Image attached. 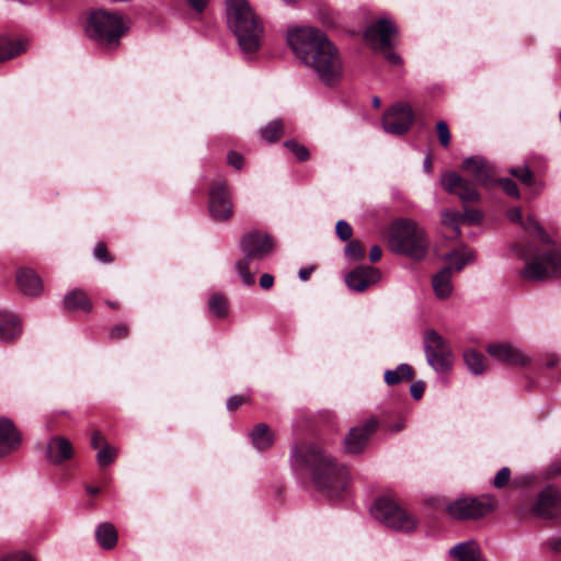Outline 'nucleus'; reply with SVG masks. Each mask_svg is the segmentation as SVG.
Returning <instances> with one entry per match:
<instances>
[{"label": "nucleus", "instance_id": "nucleus-1", "mask_svg": "<svg viewBox=\"0 0 561 561\" xmlns=\"http://www.w3.org/2000/svg\"><path fill=\"white\" fill-rule=\"evenodd\" d=\"M287 42L323 85L333 88L342 82L344 64L341 54L323 32L298 27L288 32Z\"/></svg>", "mask_w": 561, "mask_h": 561}, {"label": "nucleus", "instance_id": "nucleus-2", "mask_svg": "<svg viewBox=\"0 0 561 561\" xmlns=\"http://www.w3.org/2000/svg\"><path fill=\"white\" fill-rule=\"evenodd\" d=\"M290 462L296 470H308L317 488L330 497H340L350 484V473L344 466H337L318 445L295 444Z\"/></svg>", "mask_w": 561, "mask_h": 561}, {"label": "nucleus", "instance_id": "nucleus-3", "mask_svg": "<svg viewBox=\"0 0 561 561\" xmlns=\"http://www.w3.org/2000/svg\"><path fill=\"white\" fill-rule=\"evenodd\" d=\"M227 23L244 54L254 53L261 45L263 26L248 0H226Z\"/></svg>", "mask_w": 561, "mask_h": 561}, {"label": "nucleus", "instance_id": "nucleus-4", "mask_svg": "<svg viewBox=\"0 0 561 561\" xmlns=\"http://www.w3.org/2000/svg\"><path fill=\"white\" fill-rule=\"evenodd\" d=\"M388 243L391 251L417 261L424 259L428 250L424 229L409 219H399L391 225Z\"/></svg>", "mask_w": 561, "mask_h": 561}, {"label": "nucleus", "instance_id": "nucleus-5", "mask_svg": "<svg viewBox=\"0 0 561 561\" xmlns=\"http://www.w3.org/2000/svg\"><path fill=\"white\" fill-rule=\"evenodd\" d=\"M274 248L272 238L261 231L254 230L245 233L240 240L243 257L236 262V270L245 286L254 284V273L251 266L254 262L268 256Z\"/></svg>", "mask_w": 561, "mask_h": 561}, {"label": "nucleus", "instance_id": "nucleus-6", "mask_svg": "<svg viewBox=\"0 0 561 561\" xmlns=\"http://www.w3.org/2000/svg\"><path fill=\"white\" fill-rule=\"evenodd\" d=\"M127 30L123 15L98 10L91 13L87 33L102 45L117 44Z\"/></svg>", "mask_w": 561, "mask_h": 561}, {"label": "nucleus", "instance_id": "nucleus-7", "mask_svg": "<svg viewBox=\"0 0 561 561\" xmlns=\"http://www.w3.org/2000/svg\"><path fill=\"white\" fill-rule=\"evenodd\" d=\"M373 517L390 529L409 533L415 529V518L387 497L376 500L370 508Z\"/></svg>", "mask_w": 561, "mask_h": 561}, {"label": "nucleus", "instance_id": "nucleus-8", "mask_svg": "<svg viewBox=\"0 0 561 561\" xmlns=\"http://www.w3.org/2000/svg\"><path fill=\"white\" fill-rule=\"evenodd\" d=\"M397 32L392 21L381 18L366 28L364 41L375 51L382 53L389 62L397 65L400 62V57L392 51L393 38Z\"/></svg>", "mask_w": 561, "mask_h": 561}, {"label": "nucleus", "instance_id": "nucleus-9", "mask_svg": "<svg viewBox=\"0 0 561 561\" xmlns=\"http://www.w3.org/2000/svg\"><path fill=\"white\" fill-rule=\"evenodd\" d=\"M424 353L427 364L437 373L449 371L454 364V354L448 342L434 329L423 333Z\"/></svg>", "mask_w": 561, "mask_h": 561}, {"label": "nucleus", "instance_id": "nucleus-10", "mask_svg": "<svg viewBox=\"0 0 561 561\" xmlns=\"http://www.w3.org/2000/svg\"><path fill=\"white\" fill-rule=\"evenodd\" d=\"M559 275H561V254L554 250L535 254L526 262L522 272V276L529 280H542Z\"/></svg>", "mask_w": 561, "mask_h": 561}, {"label": "nucleus", "instance_id": "nucleus-11", "mask_svg": "<svg viewBox=\"0 0 561 561\" xmlns=\"http://www.w3.org/2000/svg\"><path fill=\"white\" fill-rule=\"evenodd\" d=\"M495 505L496 501L491 496L462 497L448 504L447 512L455 519H474L492 512Z\"/></svg>", "mask_w": 561, "mask_h": 561}, {"label": "nucleus", "instance_id": "nucleus-12", "mask_svg": "<svg viewBox=\"0 0 561 561\" xmlns=\"http://www.w3.org/2000/svg\"><path fill=\"white\" fill-rule=\"evenodd\" d=\"M414 121L412 107L407 103H397L387 110L382 117V128L392 135H404Z\"/></svg>", "mask_w": 561, "mask_h": 561}, {"label": "nucleus", "instance_id": "nucleus-13", "mask_svg": "<svg viewBox=\"0 0 561 561\" xmlns=\"http://www.w3.org/2000/svg\"><path fill=\"white\" fill-rule=\"evenodd\" d=\"M208 207L211 218L216 221H224L231 217L232 204L225 181H220L211 186Z\"/></svg>", "mask_w": 561, "mask_h": 561}, {"label": "nucleus", "instance_id": "nucleus-14", "mask_svg": "<svg viewBox=\"0 0 561 561\" xmlns=\"http://www.w3.org/2000/svg\"><path fill=\"white\" fill-rule=\"evenodd\" d=\"M488 354L496 362L511 366H526L530 358L517 346L507 342L491 343L486 347Z\"/></svg>", "mask_w": 561, "mask_h": 561}, {"label": "nucleus", "instance_id": "nucleus-15", "mask_svg": "<svg viewBox=\"0 0 561 561\" xmlns=\"http://www.w3.org/2000/svg\"><path fill=\"white\" fill-rule=\"evenodd\" d=\"M440 183L445 191L458 195L463 203L477 202L480 199L476 185L470 181L462 179L456 172H447L444 174Z\"/></svg>", "mask_w": 561, "mask_h": 561}, {"label": "nucleus", "instance_id": "nucleus-16", "mask_svg": "<svg viewBox=\"0 0 561 561\" xmlns=\"http://www.w3.org/2000/svg\"><path fill=\"white\" fill-rule=\"evenodd\" d=\"M381 278L378 268L371 266H358L345 276L347 287L355 291H364Z\"/></svg>", "mask_w": 561, "mask_h": 561}, {"label": "nucleus", "instance_id": "nucleus-17", "mask_svg": "<svg viewBox=\"0 0 561 561\" xmlns=\"http://www.w3.org/2000/svg\"><path fill=\"white\" fill-rule=\"evenodd\" d=\"M462 169L472 175L480 185L489 187L495 183L492 165L481 157H469L465 159Z\"/></svg>", "mask_w": 561, "mask_h": 561}, {"label": "nucleus", "instance_id": "nucleus-18", "mask_svg": "<svg viewBox=\"0 0 561 561\" xmlns=\"http://www.w3.org/2000/svg\"><path fill=\"white\" fill-rule=\"evenodd\" d=\"M561 510L560 492L553 486L545 488L538 495L534 512L543 518L554 517Z\"/></svg>", "mask_w": 561, "mask_h": 561}, {"label": "nucleus", "instance_id": "nucleus-19", "mask_svg": "<svg viewBox=\"0 0 561 561\" xmlns=\"http://www.w3.org/2000/svg\"><path fill=\"white\" fill-rule=\"evenodd\" d=\"M376 427L377 421L375 419L367 421L363 425L353 427L345 438V450L350 454L360 453Z\"/></svg>", "mask_w": 561, "mask_h": 561}, {"label": "nucleus", "instance_id": "nucleus-20", "mask_svg": "<svg viewBox=\"0 0 561 561\" xmlns=\"http://www.w3.org/2000/svg\"><path fill=\"white\" fill-rule=\"evenodd\" d=\"M22 334V319L19 314L0 309V342L12 343Z\"/></svg>", "mask_w": 561, "mask_h": 561}, {"label": "nucleus", "instance_id": "nucleus-21", "mask_svg": "<svg viewBox=\"0 0 561 561\" xmlns=\"http://www.w3.org/2000/svg\"><path fill=\"white\" fill-rule=\"evenodd\" d=\"M46 456L47 459L54 465L62 463L72 458V445L67 438L62 436L51 437L46 446Z\"/></svg>", "mask_w": 561, "mask_h": 561}, {"label": "nucleus", "instance_id": "nucleus-22", "mask_svg": "<svg viewBox=\"0 0 561 561\" xmlns=\"http://www.w3.org/2000/svg\"><path fill=\"white\" fill-rule=\"evenodd\" d=\"M21 444V435L8 419L0 420V458L15 451Z\"/></svg>", "mask_w": 561, "mask_h": 561}, {"label": "nucleus", "instance_id": "nucleus-23", "mask_svg": "<svg viewBox=\"0 0 561 561\" xmlns=\"http://www.w3.org/2000/svg\"><path fill=\"white\" fill-rule=\"evenodd\" d=\"M16 284L25 296H38L43 291L41 277L31 268H20L16 273Z\"/></svg>", "mask_w": 561, "mask_h": 561}, {"label": "nucleus", "instance_id": "nucleus-24", "mask_svg": "<svg viewBox=\"0 0 561 561\" xmlns=\"http://www.w3.org/2000/svg\"><path fill=\"white\" fill-rule=\"evenodd\" d=\"M453 275V267L445 266L432 276V287L436 298L445 300L451 296L454 290Z\"/></svg>", "mask_w": 561, "mask_h": 561}, {"label": "nucleus", "instance_id": "nucleus-25", "mask_svg": "<svg viewBox=\"0 0 561 561\" xmlns=\"http://www.w3.org/2000/svg\"><path fill=\"white\" fill-rule=\"evenodd\" d=\"M443 260L447 262L446 266L453 267L454 274L474 261V252L470 248L461 245L444 254Z\"/></svg>", "mask_w": 561, "mask_h": 561}, {"label": "nucleus", "instance_id": "nucleus-26", "mask_svg": "<svg viewBox=\"0 0 561 561\" xmlns=\"http://www.w3.org/2000/svg\"><path fill=\"white\" fill-rule=\"evenodd\" d=\"M449 553L456 561H479L480 548L476 541L460 542L454 546Z\"/></svg>", "mask_w": 561, "mask_h": 561}, {"label": "nucleus", "instance_id": "nucleus-27", "mask_svg": "<svg viewBox=\"0 0 561 561\" xmlns=\"http://www.w3.org/2000/svg\"><path fill=\"white\" fill-rule=\"evenodd\" d=\"M250 438L257 450H265L274 443V434L265 423L256 424L250 433Z\"/></svg>", "mask_w": 561, "mask_h": 561}, {"label": "nucleus", "instance_id": "nucleus-28", "mask_svg": "<svg viewBox=\"0 0 561 561\" xmlns=\"http://www.w3.org/2000/svg\"><path fill=\"white\" fill-rule=\"evenodd\" d=\"M64 306L68 310L89 311L91 309V302L88 296L80 289L68 293L64 298Z\"/></svg>", "mask_w": 561, "mask_h": 561}, {"label": "nucleus", "instance_id": "nucleus-29", "mask_svg": "<svg viewBox=\"0 0 561 561\" xmlns=\"http://www.w3.org/2000/svg\"><path fill=\"white\" fill-rule=\"evenodd\" d=\"M95 537L103 549H112L117 542V533L110 523H103L98 526Z\"/></svg>", "mask_w": 561, "mask_h": 561}, {"label": "nucleus", "instance_id": "nucleus-30", "mask_svg": "<svg viewBox=\"0 0 561 561\" xmlns=\"http://www.w3.org/2000/svg\"><path fill=\"white\" fill-rule=\"evenodd\" d=\"M463 360L467 368L473 375H481L486 370L488 364L483 354L469 350L463 353Z\"/></svg>", "mask_w": 561, "mask_h": 561}, {"label": "nucleus", "instance_id": "nucleus-31", "mask_svg": "<svg viewBox=\"0 0 561 561\" xmlns=\"http://www.w3.org/2000/svg\"><path fill=\"white\" fill-rule=\"evenodd\" d=\"M413 369L408 364H400L393 370H387L385 373V381L389 386H394L400 383L401 381H408L413 378Z\"/></svg>", "mask_w": 561, "mask_h": 561}, {"label": "nucleus", "instance_id": "nucleus-32", "mask_svg": "<svg viewBox=\"0 0 561 561\" xmlns=\"http://www.w3.org/2000/svg\"><path fill=\"white\" fill-rule=\"evenodd\" d=\"M24 46L20 41H13L7 37L0 38V62L19 56L24 51Z\"/></svg>", "mask_w": 561, "mask_h": 561}, {"label": "nucleus", "instance_id": "nucleus-33", "mask_svg": "<svg viewBox=\"0 0 561 561\" xmlns=\"http://www.w3.org/2000/svg\"><path fill=\"white\" fill-rule=\"evenodd\" d=\"M284 133V126L282 121L275 119L270 122L265 127H263L260 131L261 137L267 142H274L279 139V137Z\"/></svg>", "mask_w": 561, "mask_h": 561}, {"label": "nucleus", "instance_id": "nucleus-34", "mask_svg": "<svg viewBox=\"0 0 561 561\" xmlns=\"http://www.w3.org/2000/svg\"><path fill=\"white\" fill-rule=\"evenodd\" d=\"M117 456V449L107 443H104L102 448L96 454V461L99 466L105 467L111 465Z\"/></svg>", "mask_w": 561, "mask_h": 561}, {"label": "nucleus", "instance_id": "nucleus-35", "mask_svg": "<svg viewBox=\"0 0 561 561\" xmlns=\"http://www.w3.org/2000/svg\"><path fill=\"white\" fill-rule=\"evenodd\" d=\"M522 226L525 230L538 237L542 243H550L549 236L545 232L543 228L536 219L529 217L523 222Z\"/></svg>", "mask_w": 561, "mask_h": 561}, {"label": "nucleus", "instance_id": "nucleus-36", "mask_svg": "<svg viewBox=\"0 0 561 561\" xmlns=\"http://www.w3.org/2000/svg\"><path fill=\"white\" fill-rule=\"evenodd\" d=\"M209 309L218 317H225L227 313V301L224 296L214 294L209 299Z\"/></svg>", "mask_w": 561, "mask_h": 561}, {"label": "nucleus", "instance_id": "nucleus-37", "mask_svg": "<svg viewBox=\"0 0 561 561\" xmlns=\"http://www.w3.org/2000/svg\"><path fill=\"white\" fill-rule=\"evenodd\" d=\"M510 173L526 185H531L534 182L533 173L526 165L511 168Z\"/></svg>", "mask_w": 561, "mask_h": 561}, {"label": "nucleus", "instance_id": "nucleus-38", "mask_svg": "<svg viewBox=\"0 0 561 561\" xmlns=\"http://www.w3.org/2000/svg\"><path fill=\"white\" fill-rule=\"evenodd\" d=\"M284 146L291 151L299 161H306L309 159L308 149L295 140H287Z\"/></svg>", "mask_w": 561, "mask_h": 561}, {"label": "nucleus", "instance_id": "nucleus-39", "mask_svg": "<svg viewBox=\"0 0 561 561\" xmlns=\"http://www.w3.org/2000/svg\"><path fill=\"white\" fill-rule=\"evenodd\" d=\"M436 130L440 145L445 148L448 147L450 144L451 135L447 123L445 121L437 122Z\"/></svg>", "mask_w": 561, "mask_h": 561}, {"label": "nucleus", "instance_id": "nucleus-40", "mask_svg": "<svg viewBox=\"0 0 561 561\" xmlns=\"http://www.w3.org/2000/svg\"><path fill=\"white\" fill-rule=\"evenodd\" d=\"M345 254L357 260L365 255V250L358 241L353 240L345 247Z\"/></svg>", "mask_w": 561, "mask_h": 561}, {"label": "nucleus", "instance_id": "nucleus-41", "mask_svg": "<svg viewBox=\"0 0 561 561\" xmlns=\"http://www.w3.org/2000/svg\"><path fill=\"white\" fill-rule=\"evenodd\" d=\"M335 232L341 240L347 241L353 234V229L347 221L339 220L335 226Z\"/></svg>", "mask_w": 561, "mask_h": 561}, {"label": "nucleus", "instance_id": "nucleus-42", "mask_svg": "<svg viewBox=\"0 0 561 561\" xmlns=\"http://www.w3.org/2000/svg\"><path fill=\"white\" fill-rule=\"evenodd\" d=\"M458 220H459V215L455 211H449V210H446L443 213V222L447 226H449L455 234H459L460 231H459V228H458Z\"/></svg>", "mask_w": 561, "mask_h": 561}, {"label": "nucleus", "instance_id": "nucleus-43", "mask_svg": "<svg viewBox=\"0 0 561 561\" xmlns=\"http://www.w3.org/2000/svg\"><path fill=\"white\" fill-rule=\"evenodd\" d=\"M499 184L502 186L503 191L507 195L516 197V198L519 197V191L517 188L516 183L513 180H511L508 178L500 179Z\"/></svg>", "mask_w": 561, "mask_h": 561}, {"label": "nucleus", "instance_id": "nucleus-44", "mask_svg": "<svg viewBox=\"0 0 561 561\" xmlns=\"http://www.w3.org/2000/svg\"><path fill=\"white\" fill-rule=\"evenodd\" d=\"M511 478V471L507 467H503L495 476L493 484L495 488H503L506 485Z\"/></svg>", "mask_w": 561, "mask_h": 561}, {"label": "nucleus", "instance_id": "nucleus-45", "mask_svg": "<svg viewBox=\"0 0 561 561\" xmlns=\"http://www.w3.org/2000/svg\"><path fill=\"white\" fill-rule=\"evenodd\" d=\"M94 256L103 263L112 262L113 259L108 255L106 245L104 243H98L94 248Z\"/></svg>", "mask_w": 561, "mask_h": 561}, {"label": "nucleus", "instance_id": "nucleus-46", "mask_svg": "<svg viewBox=\"0 0 561 561\" xmlns=\"http://www.w3.org/2000/svg\"><path fill=\"white\" fill-rule=\"evenodd\" d=\"M227 161L229 165L237 170H240L243 167V157L236 151H230L228 153Z\"/></svg>", "mask_w": 561, "mask_h": 561}, {"label": "nucleus", "instance_id": "nucleus-47", "mask_svg": "<svg viewBox=\"0 0 561 561\" xmlns=\"http://www.w3.org/2000/svg\"><path fill=\"white\" fill-rule=\"evenodd\" d=\"M128 327L126 324H116L112 328V331H111V337L113 340H118V339H123L125 336H127L128 334Z\"/></svg>", "mask_w": 561, "mask_h": 561}, {"label": "nucleus", "instance_id": "nucleus-48", "mask_svg": "<svg viewBox=\"0 0 561 561\" xmlns=\"http://www.w3.org/2000/svg\"><path fill=\"white\" fill-rule=\"evenodd\" d=\"M0 561H33V559L27 553L14 552L2 557Z\"/></svg>", "mask_w": 561, "mask_h": 561}, {"label": "nucleus", "instance_id": "nucleus-49", "mask_svg": "<svg viewBox=\"0 0 561 561\" xmlns=\"http://www.w3.org/2000/svg\"><path fill=\"white\" fill-rule=\"evenodd\" d=\"M424 382L423 381H416L411 385L410 392L413 399L420 400L424 392Z\"/></svg>", "mask_w": 561, "mask_h": 561}, {"label": "nucleus", "instance_id": "nucleus-50", "mask_svg": "<svg viewBox=\"0 0 561 561\" xmlns=\"http://www.w3.org/2000/svg\"><path fill=\"white\" fill-rule=\"evenodd\" d=\"M510 220L523 225L522 209L516 207L507 211Z\"/></svg>", "mask_w": 561, "mask_h": 561}, {"label": "nucleus", "instance_id": "nucleus-51", "mask_svg": "<svg viewBox=\"0 0 561 561\" xmlns=\"http://www.w3.org/2000/svg\"><path fill=\"white\" fill-rule=\"evenodd\" d=\"M243 402V398L240 397V396H231L228 400H227V409L230 410V411H233L236 409H238Z\"/></svg>", "mask_w": 561, "mask_h": 561}, {"label": "nucleus", "instance_id": "nucleus-52", "mask_svg": "<svg viewBox=\"0 0 561 561\" xmlns=\"http://www.w3.org/2000/svg\"><path fill=\"white\" fill-rule=\"evenodd\" d=\"M465 219L470 224H478L481 220V214L477 210H466Z\"/></svg>", "mask_w": 561, "mask_h": 561}, {"label": "nucleus", "instance_id": "nucleus-53", "mask_svg": "<svg viewBox=\"0 0 561 561\" xmlns=\"http://www.w3.org/2000/svg\"><path fill=\"white\" fill-rule=\"evenodd\" d=\"M274 284V277L271 274H263L260 277V286L263 289H270Z\"/></svg>", "mask_w": 561, "mask_h": 561}, {"label": "nucleus", "instance_id": "nucleus-54", "mask_svg": "<svg viewBox=\"0 0 561 561\" xmlns=\"http://www.w3.org/2000/svg\"><path fill=\"white\" fill-rule=\"evenodd\" d=\"M104 443H106V442L104 440V437L102 436V434L99 431L93 432L92 437H91V446L93 448H98L101 444L104 445Z\"/></svg>", "mask_w": 561, "mask_h": 561}, {"label": "nucleus", "instance_id": "nucleus-55", "mask_svg": "<svg viewBox=\"0 0 561 561\" xmlns=\"http://www.w3.org/2000/svg\"><path fill=\"white\" fill-rule=\"evenodd\" d=\"M547 545L551 551L561 552V537L550 539Z\"/></svg>", "mask_w": 561, "mask_h": 561}, {"label": "nucleus", "instance_id": "nucleus-56", "mask_svg": "<svg viewBox=\"0 0 561 561\" xmlns=\"http://www.w3.org/2000/svg\"><path fill=\"white\" fill-rule=\"evenodd\" d=\"M381 255H382V251H381L380 247H378V245L371 247L370 252H369V260L371 262L379 261L381 259Z\"/></svg>", "mask_w": 561, "mask_h": 561}, {"label": "nucleus", "instance_id": "nucleus-57", "mask_svg": "<svg viewBox=\"0 0 561 561\" xmlns=\"http://www.w3.org/2000/svg\"><path fill=\"white\" fill-rule=\"evenodd\" d=\"M193 9L197 12H202L207 5L209 0H187Z\"/></svg>", "mask_w": 561, "mask_h": 561}, {"label": "nucleus", "instance_id": "nucleus-58", "mask_svg": "<svg viewBox=\"0 0 561 561\" xmlns=\"http://www.w3.org/2000/svg\"><path fill=\"white\" fill-rule=\"evenodd\" d=\"M550 472L552 474H561V458L551 463Z\"/></svg>", "mask_w": 561, "mask_h": 561}, {"label": "nucleus", "instance_id": "nucleus-59", "mask_svg": "<svg viewBox=\"0 0 561 561\" xmlns=\"http://www.w3.org/2000/svg\"><path fill=\"white\" fill-rule=\"evenodd\" d=\"M432 168H433V164H432V159L430 156H427L424 161H423V169L425 172L427 173H431L432 172Z\"/></svg>", "mask_w": 561, "mask_h": 561}, {"label": "nucleus", "instance_id": "nucleus-60", "mask_svg": "<svg viewBox=\"0 0 561 561\" xmlns=\"http://www.w3.org/2000/svg\"><path fill=\"white\" fill-rule=\"evenodd\" d=\"M311 272H312V268H301L299 271L300 279L307 280L310 277Z\"/></svg>", "mask_w": 561, "mask_h": 561}, {"label": "nucleus", "instance_id": "nucleus-61", "mask_svg": "<svg viewBox=\"0 0 561 561\" xmlns=\"http://www.w3.org/2000/svg\"><path fill=\"white\" fill-rule=\"evenodd\" d=\"M87 491H88L89 494L95 495V494H98L100 492V489L95 488V486H88Z\"/></svg>", "mask_w": 561, "mask_h": 561}, {"label": "nucleus", "instance_id": "nucleus-62", "mask_svg": "<svg viewBox=\"0 0 561 561\" xmlns=\"http://www.w3.org/2000/svg\"><path fill=\"white\" fill-rule=\"evenodd\" d=\"M380 103H381V102H380V99H379V98L375 96V98L373 99V105H374L375 107H379V106H380Z\"/></svg>", "mask_w": 561, "mask_h": 561}, {"label": "nucleus", "instance_id": "nucleus-63", "mask_svg": "<svg viewBox=\"0 0 561 561\" xmlns=\"http://www.w3.org/2000/svg\"><path fill=\"white\" fill-rule=\"evenodd\" d=\"M107 305H108L111 308H113V309L117 308V304H116V302H110V301H108V302H107Z\"/></svg>", "mask_w": 561, "mask_h": 561}]
</instances>
